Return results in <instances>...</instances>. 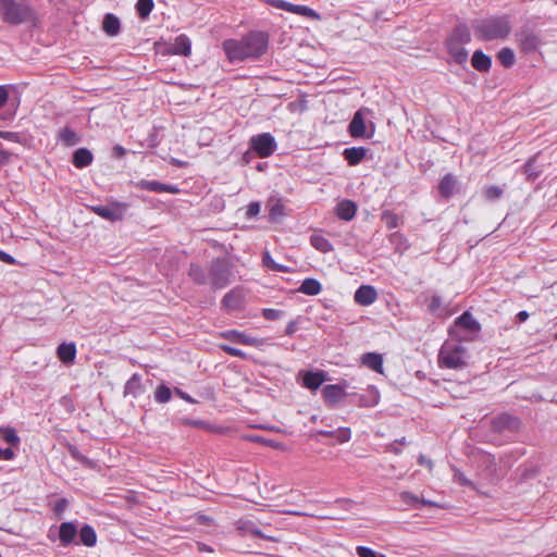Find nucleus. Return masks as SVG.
I'll use <instances>...</instances> for the list:
<instances>
[{"instance_id": "obj_25", "label": "nucleus", "mask_w": 557, "mask_h": 557, "mask_svg": "<svg viewBox=\"0 0 557 557\" xmlns=\"http://www.w3.org/2000/svg\"><path fill=\"white\" fill-rule=\"evenodd\" d=\"M518 424V419L507 413H504L493 420V425L498 431L505 429H516Z\"/></svg>"}, {"instance_id": "obj_61", "label": "nucleus", "mask_w": 557, "mask_h": 557, "mask_svg": "<svg viewBox=\"0 0 557 557\" xmlns=\"http://www.w3.org/2000/svg\"><path fill=\"white\" fill-rule=\"evenodd\" d=\"M282 214H283V206L280 203L272 206V208L270 209V215L272 218L282 215Z\"/></svg>"}, {"instance_id": "obj_6", "label": "nucleus", "mask_w": 557, "mask_h": 557, "mask_svg": "<svg viewBox=\"0 0 557 557\" xmlns=\"http://www.w3.org/2000/svg\"><path fill=\"white\" fill-rule=\"evenodd\" d=\"M249 147L259 158H268L276 150L277 144L270 133H262L250 138Z\"/></svg>"}, {"instance_id": "obj_8", "label": "nucleus", "mask_w": 557, "mask_h": 557, "mask_svg": "<svg viewBox=\"0 0 557 557\" xmlns=\"http://www.w3.org/2000/svg\"><path fill=\"white\" fill-rule=\"evenodd\" d=\"M367 111L366 109L358 110L355 114L352 120L349 123L348 131L351 137L359 138V137H371V134H367V127L364 122L363 112Z\"/></svg>"}, {"instance_id": "obj_24", "label": "nucleus", "mask_w": 557, "mask_h": 557, "mask_svg": "<svg viewBox=\"0 0 557 557\" xmlns=\"http://www.w3.org/2000/svg\"><path fill=\"white\" fill-rule=\"evenodd\" d=\"M448 40L453 41V42H456V44H461V45H466L468 44L470 40H471V34H470V29L467 25H458L451 33L450 37L448 38Z\"/></svg>"}, {"instance_id": "obj_12", "label": "nucleus", "mask_w": 557, "mask_h": 557, "mask_svg": "<svg viewBox=\"0 0 557 557\" xmlns=\"http://www.w3.org/2000/svg\"><path fill=\"white\" fill-rule=\"evenodd\" d=\"M456 326L465 329L470 333H478L481 329L480 323L472 317L469 311L463 312L455 321Z\"/></svg>"}, {"instance_id": "obj_14", "label": "nucleus", "mask_w": 557, "mask_h": 557, "mask_svg": "<svg viewBox=\"0 0 557 557\" xmlns=\"http://www.w3.org/2000/svg\"><path fill=\"white\" fill-rule=\"evenodd\" d=\"M171 49L174 54L188 57L191 52L190 39L186 35L182 34L175 38Z\"/></svg>"}, {"instance_id": "obj_3", "label": "nucleus", "mask_w": 557, "mask_h": 557, "mask_svg": "<svg viewBox=\"0 0 557 557\" xmlns=\"http://www.w3.org/2000/svg\"><path fill=\"white\" fill-rule=\"evenodd\" d=\"M472 27L479 39L488 41L506 38L511 30V23L507 15L490 16L474 21Z\"/></svg>"}, {"instance_id": "obj_16", "label": "nucleus", "mask_w": 557, "mask_h": 557, "mask_svg": "<svg viewBox=\"0 0 557 557\" xmlns=\"http://www.w3.org/2000/svg\"><path fill=\"white\" fill-rule=\"evenodd\" d=\"M471 64L479 72H488L492 65V60L481 50H476L472 55Z\"/></svg>"}, {"instance_id": "obj_21", "label": "nucleus", "mask_w": 557, "mask_h": 557, "mask_svg": "<svg viewBox=\"0 0 557 557\" xmlns=\"http://www.w3.org/2000/svg\"><path fill=\"white\" fill-rule=\"evenodd\" d=\"M94 160L92 153L86 148H78L73 153V164L77 169H83L91 164Z\"/></svg>"}, {"instance_id": "obj_26", "label": "nucleus", "mask_w": 557, "mask_h": 557, "mask_svg": "<svg viewBox=\"0 0 557 557\" xmlns=\"http://www.w3.org/2000/svg\"><path fill=\"white\" fill-rule=\"evenodd\" d=\"M298 290L305 295L315 296L321 293L322 286L315 278H306L302 281Z\"/></svg>"}, {"instance_id": "obj_56", "label": "nucleus", "mask_w": 557, "mask_h": 557, "mask_svg": "<svg viewBox=\"0 0 557 557\" xmlns=\"http://www.w3.org/2000/svg\"><path fill=\"white\" fill-rule=\"evenodd\" d=\"M0 137L10 141H18L20 135L13 132L0 131Z\"/></svg>"}, {"instance_id": "obj_13", "label": "nucleus", "mask_w": 557, "mask_h": 557, "mask_svg": "<svg viewBox=\"0 0 557 557\" xmlns=\"http://www.w3.org/2000/svg\"><path fill=\"white\" fill-rule=\"evenodd\" d=\"M357 206L350 200H343L336 207V214L341 220L350 221L355 218Z\"/></svg>"}, {"instance_id": "obj_49", "label": "nucleus", "mask_w": 557, "mask_h": 557, "mask_svg": "<svg viewBox=\"0 0 557 557\" xmlns=\"http://www.w3.org/2000/svg\"><path fill=\"white\" fill-rule=\"evenodd\" d=\"M221 348L228 355L231 356H234V357H239V358H243L245 359L246 358V354L240 350V349H237L235 347H232V346H228V345H222Z\"/></svg>"}, {"instance_id": "obj_2", "label": "nucleus", "mask_w": 557, "mask_h": 557, "mask_svg": "<svg viewBox=\"0 0 557 557\" xmlns=\"http://www.w3.org/2000/svg\"><path fill=\"white\" fill-rule=\"evenodd\" d=\"M0 17L10 25H35L37 14L28 0H0Z\"/></svg>"}, {"instance_id": "obj_11", "label": "nucleus", "mask_w": 557, "mask_h": 557, "mask_svg": "<svg viewBox=\"0 0 557 557\" xmlns=\"http://www.w3.org/2000/svg\"><path fill=\"white\" fill-rule=\"evenodd\" d=\"M77 534V527L74 522H63L59 528V539L62 546L70 545Z\"/></svg>"}, {"instance_id": "obj_10", "label": "nucleus", "mask_w": 557, "mask_h": 557, "mask_svg": "<svg viewBox=\"0 0 557 557\" xmlns=\"http://www.w3.org/2000/svg\"><path fill=\"white\" fill-rule=\"evenodd\" d=\"M223 336L227 339L235 342V343L253 346V347H260L264 343V341L261 338L247 336L237 331H228V332L224 333Z\"/></svg>"}, {"instance_id": "obj_43", "label": "nucleus", "mask_w": 557, "mask_h": 557, "mask_svg": "<svg viewBox=\"0 0 557 557\" xmlns=\"http://www.w3.org/2000/svg\"><path fill=\"white\" fill-rule=\"evenodd\" d=\"M400 498H401V502L405 503L406 505L412 506L414 508H419L420 500L412 493H410V492H403L400 494Z\"/></svg>"}, {"instance_id": "obj_41", "label": "nucleus", "mask_w": 557, "mask_h": 557, "mask_svg": "<svg viewBox=\"0 0 557 557\" xmlns=\"http://www.w3.org/2000/svg\"><path fill=\"white\" fill-rule=\"evenodd\" d=\"M222 304L227 309H236L239 305V297L234 292H230L223 297Z\"/></svg>"}, {"instance_id": "obj_15", "label": "nucleus", "mask_w": 557, "mask_h": 557, "mask_svg": "<svg viewBox=\"0 0 557 557\" xmlns=\"http://www.w3.org/2000/svg\"><path fill=\"white\" fill-rule=\"evenodd\" d=\"M519 44L523 51L530 52L535 50L540 45L539 37L531 32H521L519 35Z\"/></svg>"}, {"instance_id": "obj_44", "label": "nucleus", "mask_w": 557, "mask_h": 557, "mask_svg": "<svg viewBox=\"0 0 557 557\" xmlns=\"http://www.w3.org/2000/svg\"><path fill=\"white\" fill-rule=\"evenodd\" d=\"M356 552L359 557H385V555L377 554L370 547L357 546Z\"/></svg>"}, {"instance_id": "obj_7", "label": "nucleus", "mask_w": 557, "mask_h": 557, "mask_svg": "<svg viewBox=\"0 0 557 557\" xmlns=\"http://www.w3.org/2000/svg\"><path fill=\"white\" fill-rule=\"evenodd\" d=\"M91 210L104 220L116 222L123 220L126 205L121 202H112L107 206H92Z\"/></svg>"}, {"instance_id": "obj_37", "label": "nucleus", "mask_w": 557, "mask_h": 557, "mask_svg": "<svg viewBox=\"0 0 557 557\" xmlns=\"http://www.w3.org/2000/svg\"><path fill=\"white\" fill-rule=\"evenodd\" d=\"M153 7V0H137L136 3L137 13L144 20L150 15Z\"/></svg>"}, {"instance_id": "obj_18", "label": "nucleus", "mask_w": 557, "mask_h": 557, "mask_svg": "<svg viewBox=\"0 0 557 557\" xmlns=\"http://www.w3.org/2000/svg\"><path fill=\"white\" fill-rule=\"evenodd\" d=\"M322 393L325 401L334 405L345 395V389L338 384H331L324 386Z\"/></svg>"}, {"instance_id": "obj_58", "label": "nucleus", "mask_w": 557, "mask_h": 557, "mask_svg": "<svg viewBox=\"0 0 557 557\" xmlns=\"http://www.w3.org/2000/svg\"><path fill=\"white\" fill-rule=\"evenodd\" d=\"M0 261L7 263V264H15V259L7 253L5 251L0 250Z\"/></svg>"}, {"instance_id": "obj_34", "label": "nucleus", "mask_w": 557, "mask_h": 557, "mask_svg": "<svg viewBox=\"0 0 557 557\" xmlns=\"http://www.w3.org/2000/svg\"><path fill=\"white\" fill-rule=\"evenodd\" d=\"M0 435L5 443L12 446H16L20 443V437L17 436L16 431L11 426H1Z\"/></svg>"}, {"instance_id": "obj_36", "label": "nucleus", "mask_w": 557, "mask_h": 557, "mask_svg": "<svg viewBox=\"0 0 557 557\" xmlns=\"http://www.w3.org/2000/svg\"><path fill=\"white\" fill-rule=\"evenodd\" d=\"M535 159H536V157H532L524 164V173L529 181L536 180L542 172L541 169L535 165Z\"/></svg>"}, {"instance_id": "obj_38", "label": "nucleus", "mask_w": 557, "mask_h": 557, "mask_svg": "<svg viewBox=\"0 0 557 557\" xmlns=\"http://www.w3.org/2000/svg\"><path fill=\"white\" fill-rule=\"evenodd\" d=\"M290 13H295L313 20L320 18V15L313 9L306 5L293 4Z\"/></svg>"}, {"instance_id": "obj_28", "label": "nucleus", "mask_w": 557, "mask_h": 557, "mask_svg": "<svg viewBox=\"0 0 557 557\" xmlns=\"http://www.w3.org/2000/svg\"><path fill=\"white\" fill-rule=\"evenodd\" d=\"M102 28L109 36H115L120 32V20L115 15L108 13L104 16Z\"/></svg>"}, {"instance_id": "obj_55", "label": "nucleus", "mask_w": 557, "mask_h": 557, "mask_svg": "<svg viewBox=\"0 0 557 557\" xmlns=\"http://www.w3.org/2000/svg\"><path fill=\"white\" fill-rule=\"evenodd\" d=\"M14 458V451L11 448L0 447V460H12Z\"/></svg>"}, {"instance_id": "obj_60", "label": "nucleus", "mask_w": 557, "mask_h": 557, "mask_svg": "<svg viewBox=\"0 0 557 557\" xmlns=\"http://www.w3.org/2000/svg\"><path fill=\"white\" fill-rule=\"evenodd\" d=\"M335 504L341 506L345 510H349L352 505V502L350 499L338 498L335 500Z\"/></svg>"}, {"instance_id": "obj_33", "label": "nucleus", "mask_w": 557, "mask_h": 557, "mask_svg": "<svg viewBox=\"0 0 557 557\" xmlns=\"http://www.w3.org/2000/svg\"><path fill=\"white\" fill-rule=\"evenodd\" d=\"M143 187L147 190L157 191V193H176L177 188L172 185H165L157 181L144 182Z\"/></svg>"}, {"instance_id": "obj_31", "label": "nucleus", "mask_w": 557, "mask_h": 557, "mask_svg": "<svg viewBox=\"0 0 557 557\" xmlns=\"http://www.w3.org/2000/svg\"><path fill=\"white\" fill-rule=\"evenodd\" d=\"M189 276L197 284L202 285L209 283V271L206 272L201 267L197 264L190 265Z\"/></svg>"}, {"instance_id": "obj_45", "label": "nucleus", "mask_w": 557, "mask_h": 557, "mask_svg": "<svg viewBox=\"0 0 557 557\" xmlns=\"http://www.w3.org/2000/svg\"><path fill=\"white\" fill-rule=\"evenodd\" d=\"M262 315L269 321H274L280 319L283 315V312L277 309L267 308L262 310Z\"/></svg>"}, {"instance_id": "obj_17", "label": "nucleus", "mask_w": 557, "mask_h": 557, "mask_svg": "<svg viewBox=\"0 0 557 557\" xmlns=\"http://www.w3.org/2000/svg\"><path fill=\"white\" fill-rule=\"evenodd\" d=\"M57 354L63 363H72L76 356V346L74 343H63L59 345Z\"/></svg>"}, {"instance_id": "obj_47", "label": "nucleus", "mask_w": 557, "mask_h": 557, "mask_svg": "<svg viewBox=\"0 0 557 557\" xmlns=\"http://www.w3.org/2000/svg\"><path fill=\"white\" fill-rule=\"evenodd\" d=\"M503 195V189L498 186H491L485 190V196L490 200L499 198Z\"/></svg>"}, {"instance_id": "obj_19", "label": "nucleus", "mask_w": 557, "mask_h": 557, "mask_svg": "<svg viewBox=\"0 0 557 557\" xmlns=\"http://www.w3.org/2000/svg\"><path fill=\"white\" fill-rule=\"evenodd\" d=\"M447 49L456 63L462 64L467 61L468 51L463 48V45L447 40Z\"/></svg>"}, {"instance_id": "obj_51", "label": "nucleus", "mask_w": 557, "mask_h": 557, "mask_svg": "<svg viewBox=\"0 0 557 557\" xmlns=\"http://www.w3.org/2000/svg\"><path fill=\"white\" fill-rule=\"evenodd\" d=\"M335 436L341 443L348 442L350 440V430L339 429L337 432H335Z\"/></svg>"}, {"instance_id": "obj_22", "label": "nucleus", "mask_w": 557, "mask_h": 557, "mask_svg": "<svg viewBox=\"0 0 557 557\" xmlns=\"http://www.w3.org/2000/svg\"><path fill=\"white\" fill-rule=\"evenodd\" d=\"M457 181L453 174H446L438 184L440 194L449 198L455 193Z\"/></svg>"}, {"instance_id": "obj_54", "label": "nucleus", "mask_w": 557, "mask_h": 557, "mask_svg": "<svg viewBox=\"0 0 557 557\" xmlns=\"http://www.w3.org/2000/svg\"><path fill=\"white\" fill-rule=\"evenodd\" d=\"M262 262L270 270H273V268L276 265V262L273 260L269 251L263 253Z\"/></svg>"}, {"instance_id": "obj_40", "label": "nucleus", "mask_w": 557, "mask_h": 557, "mask_svg": "<svg viewBox=\"0 0 557 557\" xmlns=\"http://www.w3.org/2000/svg\"><path fill=\"white\" fill-rule=\"evenodd\" d=\"M171 396L172 392L165 385H160L154 393V398L160 404L168 403L171 399Z\"/></svg>"}, {"instance_id": "obj_46", "label": "nucleus", "mask_w": 557, "mask_h": 557, "mask_svg": "<svg viewBox=\"0 0 557 557\" xmlns=\"http://www.w3.org/2000/svg\"><path fill=\"white\" fill-rule=\"evenodd\" d=\"M284 512L288 513V515H294V516L317 517L318 519H335L334 516H330V515H313L310 512H305V511H299V510H286Z\"/></svg>"}, {"instance_id": "obj_48", "label": "nucleus", "mask_w": 557, "mask_h": 557, "mask_svg": "<svg viewBox=\"0 0 557 557\" xmlns=\"http://www.w3.org/2000/svg\"><path fill=\"white\" fill-rule=\"evenodd\" d=\"M454 480L458 482L460 485L473 487L472 482L468 480L466 475L459 470H455Z\"/></svg>"}, {"instance_id": "obj_42", "label": "nucleus", "mask_w": 557, "mask_h": 557, "mask_svg": "<svg viewBox=\"0 0 557 557\" xmlns=\"http://www.w3.org/2000/svg\"><path fill=\"white\" fill-rule=\"evenodd\" d=\"M140 387V379L137 374H134L125 384L126 394H137V389Z\"/></svg>"}, {"instance_id": "obj_4", "label": "nucleus", "mask_w": 557, "mask_h": 557, "mask_svg": "<svg viewBox=\"0 0 557 557\" xmlns=\"http://www.w3.org/2000/svg\"><path fill=\"white\" fill-rule=\"evenodd\" d=\"M469 352L467 348L457 341H446L441 347L438 362L442 368L462 369L467 367Z\"/></svg>"}, {"instance_id": "obj_27", "label": "nucleus", "mask_w": 557, "mask_h": 557, "mask_svg": "<svg viewBox=\"0 0 557 557\" xmlns=\"http://www.w3.org/2000/svg\"><path fill=\"white\" fill-rule=\"evenodd\" d=\"M324 382L322 372H307L304 376V386L309 389H318Z\"/></svg>"}, {"instance_id": "obj_30", "label": "nucleus", "mask_w": 557, "mask_h": 557, "mask_svg": "<svg viewBox=\"0 0 557 557\" xmlns=\"http://www.w3.org/2000/svg\"><path fill=\"white\" fill-rule=\"evenodd\" d=\"M79 540L85 546H95L97 543V534L94 528L89 524H85L79 531Z\"/></svg>"}, {"instance_id": "obj_64", "label": "nucleus", "mask_w": 557, "mask_h": 557, "mask_svg": "<svg viewBox=\"0 0 557 557\" xmlns=\"http://www.w3.org/2000/svg\"><path fill=\"white\" fill-rule=\"evenodd\" d=\"M297 330V323L295 321H290L287 326H286V330H285V333L287 335H293Z\"/></svg>"}, {"instance_id": "obj_50", "label": "nucleus", "mask_w": 557, "mask_h": 557, "mask_svg": "<svg viewBox=\"0 0 557 557\" xmlns=\"http://www.w3.org/2000/svg\"><path fill=\"white\" fill-rule=\"evenodd\" d=\"M383 220L385 221L386 225L389 227V228H394L397 226V216L393 213H389V212H384L383 213Z\"/></svg>"}, {"instance_id": "obj_35", "label": "nucleus", "mask_w": 557, "mask_h": 557, "mask_svg": "<svg viewBox=\"0 0 557 557\" xmlns=\"http://www.w3.org/2000/svg\"><path fill=\"white\" fill-rule=\"evenodd\" d=\"M497 58L505 67L512 66L516 61L513 50L507 47L499 50Z\"/></svg>"}, {"instance_id": "obj_53", "label": "nucleus", "mask_w": 557, "mask_h": 557, "mask_svg": "<svg viewBox=\"0 0 557 557\" xmlns=\"http://www.w3.org/2000/svg\"><path fill=\"white\" fill-rule=\"evenodd\" d=\"M442 306V298L437 295L432 296L429 309L432 313H435Z\"/></svg>"}, {"instance_id": "obj_5", "label": "nucleus", "mask_w": 557, "mask_h": 557, "mask_svg": "<svg viewBox=\"0 0 557 557\" xmlns=\"http://www.w3.org/2000/svg\"><path fill=\"white\" fill-rule=\"evenodd\" d=\"M208 271L209 284L214 288H224L234 280L232 265L225 258L212 260Z\"/></svg>"}, {"instance_id": "obj_20", "label": "nucleus", "mask_w": 557, "mask_h": 557, "mask_svg": "<svg viewBox=\"0 0 557 557\" xmlns=\"http://www.w3.org/2000/svg\"><path fill=\"white\" fill-rule=\"evenodd\" d=\"M367 154V149L363 147L346 148L343 152L345 160L350 165H356L362 161Z\"/></svg>"}, {"instance_id": "obj_23", "label": "nucleus", "mask_w": 557, "mask_h": 557, "mask_svg": "<svg viewBox=\"0 0 557 557\" xmlns=\"http://www.w3.org/2000/svg\"><path fill=\"white\" fill-rule=\"evenodd\" d=\"M310 244L322 253L331 252L334 249L332 243L319 233H313L310 236Z\"/></svg>"}, {"instance_id": "obj_9", "label": "nucleus", "mask_w": 557, "mask_h": 557, "mask_svg": "<svg viewBox=\"0 0 557 557\" xmlns=\"http://www.w3.org/2000/svg\"><path fill=\"white\" fill-rule=\"evenodd\" d=\"M377 298V293L373 286L361 285L355 293L354 299L360 306H369Z\"/></svg>"}, {"instance_id": "obj_29", "label": "nucleus", "mask_w": 557, "mask_h": 557, "mask_svg": "<svg viewBox=\"0 0 557 557\" xmlns=\"http://www.w3.org/2000/svg\"><path fill=\"white\" fill-rule=\"evenodd\" d=\"M362 363L376 372H382L383 358L379 354H374V352L364 354L362 356Z\"/></svg>"}, {"instance_id": "obj_62", "label": "nucleus", "mask_w": 557, "mask_h": 557, "mask_svg": "<svg viewBox=\"0 0 557 557\" xmlns=\"http://www.w3.org/2000/svg\"><path fill=\"white\" fill-rule=\"evenodd\" d=\"M418 462H419V465H421V466H425V467H428L430 470H431V469H432V467H433V462H432L429 458H426L425 456H423V455H420V456H419V458H418Z\"/></svg>"}, {"instance_id": "obj_39", "label": "nucleus", "mask_w": 557, "mask_h": 557, "mask_svg": "<svg viewBox=\"0 0 557 557\" xmlns=\"http://www.w3.org/2000/svg\"><path fill=\"white\" fill-rule=\"evenodd\" d=\"M239 529L249 533V534H252V535H256V536H259V537H262V539H265L267 536L261 532V530L256 525V523H253L252 521H242L240 522V525H239Z\"/></svg>"}, {"instance_id": "obj_1", "label": "nucleus", "mask_w": 557, "mask_h": 557, "mask_svg": "<svg viewBox=\"0 0 557 557\" xmlns=\"http://www.w3.org/2000/svg\"><path fill=\"white\" fill-rule=\"evenodd\" d=\"M269 38L263 32H250L240 40L226 39L223 50L231 62L258 59L265 53Z\"/></svg>"}, {"instance_id": "obj_32", "label": "nucleus", "mask_w": 557, "mask_h": 557, "mask_svg": "<svg viewBox=\"0 0 557 557\" xmlns=\"http://www.w3.org/2000/svg\"><path fill=\"white\" fill-rule=\"evenodd\" d=\"M59 138L65 146H75L81 141L79 136L70 127H63L59 132Z\"/></svg>"}, {"instance_id": "obj_59", "label": "nucleus", "mask_w": 557, "mask_h": 557, "mask_svg": "<svg viewBox=\"0 0 557 557\" xmlns=\"http://www.w3.org/2000/svg\"><path fill=\"white\" fill-rule=\"evenodd\" d=\"M9 92L5 86H0V108H2L8 101Z\"/></svg>"}, {"instance_id": "obj_63", "label": "nucleus", "mask_w": 557, "mask_h": 557, "mask_svg": "<svg viewBox=\"0 0 557 557\" xmlns=\"http://www.w3.org/2000/svg\"><path fill=\"white\" fill-rule=\"evenodd\" d=\"M175 393L184 400L188 401V403H195V399L191 398L188 394H186L185 392H183L182 389H178V388H175Z\"/></svg>"}, {"instance_id": "obj_52", "label": "nucleus", "mask_w": 557, "mask_h": 557, "mask_svg": "<svg viewBox=\"0 0 557 557\" xmlns=\"http://www.w3.org/2000/svg\"><path fill=\"white\" fill-rule=\"evenodd\" d=\"M271 3L276 9H281V10H284V11H287V12H292L293 3H289V2H287L285 0H273Z\"/></svg>"}, {"instance_id": "obj_57", "label": "nucleus", "mask_w": 557, "mask_h": 557, "mask_svg": "<svg viewBox=\"0 0 557 557\" xmlns=\"http://www.w3.org/2000/svg\"><path fill=\"white\" fill-rule=\"evenodd\" d=\"M260 212V205L258 202H250L247 208V215L255 216Z\"/></svg>"}]
</instances>
